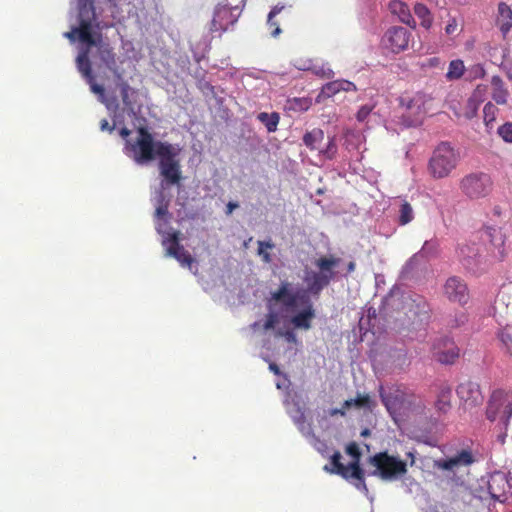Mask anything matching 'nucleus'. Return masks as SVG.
I'll return each mask as SVG.
<instances>
[{
	"mask_svg": "<svg viewBox=\"0 0 512 512\" xmlns=\"http://www.w3.org/2000/svg\"><path fill=\"white\" fill-rule=\"evenodd\" d=\"M271 300L280 303L287 313L295 314L291 323L295 328L309 329L314 318V310L305 292H293L289 282H282L280 287L272 292Z\"/></svg>",
	"mask_w": 512,
	"mask_h": 512,
	"instance_id": "obj_1",
	"label": "nucleus"
},
{
	"mask_svg": "<svg viewBox=\"0 0 512 512\" xmlns=\"http://www.w3.org/2000/svg\"><path fill=\"white\" fill-rule=\"evenodd\" d=\"M346 453L352 457V461L344 465L341 462V454L335 452L332 456L331 472L340 475L347 482L353 485L357 490L368 493V488L365 482V472L360 466L361 451L356 442H351L346 446Z\"/></svg>",
	"mask_w": 512,
	"mask_h": 512,
	"instance_id": "obj_2",
	"label": "nucleus"
},
{
	"mask_svg": "<svg viewBox=\"0 0 512 512\" xmlns=\"http://www.w3.org/2000/svg\"><path fill=\"white\" fill-rule=\"evenodd\" d=\"M305 398H307V395L304 396L303 394H299L295 396L292 402H287V413L293 419L302 435L316 450L319 451V440L316 437L313 428L314 419L319 421V413L317 409L312 410L307 406Z\"/></svg>",
	"mask_w": 512,
	"mask_h": 512,
	"instance_id": "obj_3",
	"label": "nucleus"
},
{
	"mask_svg": "<svg viewBox=\"0 0 512 512\" xmlns=\"http://www.w3.org/2000/svg\"><path fill=\"white\" fill-rule=\"evenodd\" d=\"M460 152L449 142H441L434 149L429 162L428 172L434 179L449 177L460 162Z\"/></svg>",
	"mask_w": 512,
	"mask_h": 512,
	"instance_id": "obj_4",
	"label": "nucleus"
},
{
	"mask_svg": "<svg viewBox=\"0 0 512 512\" xmlns=\"http://www.w3.org/2000/svg\"><path fill=\"white\" fill-rule=\"evenodd\" d=\"M179 149L170 143H158L159 171L163 177L161 187L165 189L179 185L182 180L181 166L177 159Z\"/></svg>",
	"mask_w": 512,
	"mask_h": 512,
	"instance_id": "obj_5",
	"label": "nucleus"
},
{
	"mask_svg": "<svg viewBox=\"0 0 512 512\" xmlns=\"http://www.w3.org/2000/svg\"><path fill=\"white\" fill-rule=\"evenodd\" d=\"M137 138L134 142H126V153L138 164L148 163L158 157V143L146 127L137 129Z\"/></svg>",
	"mask_w": 512,
	"mask_h": 512,
	"instance_id": "obj_6",
	"label": "nucleus"
},
{
	"mask_svg": "<svg viewBox=\"0 0 512 512\" xmlns=\"http://www.w3.org/2000/svg\"><path fill=\"white\" fill-rule=\"evenodd\" d=\"M368 463L375 467L371 475L383 480H394L407 473V463L386 451L370 456Z\"/></svg>",
	"mask_w": 512,
	"mask_h": 512,
	"instance_id": "obj_7",
	"label": "nucleus"
},
{
	"mask_svg": "<svg viewBox=\"0 0 512 512\" xmlns=\"http://www.w3.org/2000/svg\"><path fill=\"white\" fill-rule=\"evenodd\" d=\"M485 415L489 421L499 420L507 427L512 416V390H494L487 402Z\"/></svg>",
	"mask_w": 512,
	"mask_h": 512,
	"instance_id": "obj_8",
	"label": "nucleus"
},
{
	"mask_svg": "<svg viewBox=\"0 0 512 512\" xmlns=\"http://www.w3.org/2000/svg\"><path fill=\"white\" fill-rule=\"evenodd\" d=\"M356 269V263L350 260L347 264L337 254L322 256V288L332 281L347 277Z\"/></svg>",
	"mask_w": 512,
	"mask_h": 512,
	"instance_id": "obj_9",
	"label": "nucleus"
},
{
	"mask_svg": "<svg viewBox=\"0 0 512 512\" xmlns=\"http://www.w3.org/2000/svg\"><path fill=\"white\" fill-rule=\"evenodd\" d=\"M462 193L470 199H480L489 195L492 190V180L486 173H470L459 183Z\"/></svg>",
	"mask_w": 512,
	"mask_h": 512,
	"instance_id": "obj_10",
	"label": "nucleus"
},
{
	"mask_svg": "<svg viewBox=\"0 0 512 512\" xmlns=\"http://www.w3.org/2000/svg\"><path fill=\"white\" fill-rule=\"evenodd\" d=\"M244 0H240L238 4L232 5L231 2L225 0V3L217 5L214 11V16L211 21L212 32H223L228 29L230 25H233L238 18L233 11L239 9V4L243 3Z\"/></svg>",
	"mask_w": 512,
	"mask_h": 512,
	"instance_id": "obj_11",
	"label": "nucleus"
},
{
	"mask_svg": "<svg viewBox=\"0 0 512 512\" xmlns=\"http://www.w3.org/2000/svg\"><path fill=\"white\" fill-rule=\"evenodd\" d=\"M96 21L95 13L91 11V17H84V13L80 12V19L78 27L72 28L71 31L66 32L64 36L68 38L71 42H74L76 39L79 40L80 43L85 44H94L93 42V34H94V22Z\"/></svg>",
	"mask_w": 512,
	"mask_h": 512,
	"instance_id": "obj_12",
	"label": "nucleus"
},
{
	"mask_svg": "<svg viewBox=\"0 0 512 512\" xmlns=\"http://www.w3.org/2000/svg\"><path fill=\"white\" fill-rule=\"evenodd\" d=\"M162 244L166 247L167 255L174 257L182 266L191 268L194 259L191 254L179 243V232H167Z\"/></svg>",
	"mask_w": 512,
	"mask_h": 512,
	"instance_id": "obj_13",
	"label": "nucleus"
},
{
	"mask_svg": "<svg viewBox=\"0 0 512 512\" xmlns=\"http://www.w3.org/2000/svg\"><path fill=\"white\" fill-rule=\"evenodd\" d=\"M433 358L442 364H452L459 357L460 350L448 337L437 338L432 345Z\"/></svg>",
	"mask_w": 512,
	"mask_h": 512,
	"instance_id": "obj_14",
	"label": "nucleus"
},
{
	"mask_svg": "<svg viewBox=\"0 0 512 512\" xmlns=\"http://www.w3.org/2000/svg\"><path fill=\"white\" fill-rule=\"evenodd\" d=\"M411 33L404 27L389 28L383 38V46L393 53H400L408 48Z\"/></svg>",
	"mask_w": 512,
	"mask_h": 512,
	"instance_id": "obj_15",
	"label": "nucleus"
},
{
	"mask_svg": "<svg viewBox=\"0 0 512 512\" xmlns=\"http://www.w3.org/2000/svg\"><path fill=\"white\" fill-rule=\"evenodd\" d=\"M486 90L485 86L478 85L462 106L459 108L454 105L451 106L454 115L457 118L467 120L474 118L477 115L480 104L485 100Z\"/></svg>",
	"mask_w": 512,
	"mask_h": 512,
	"instance_id": "obj_16",
	"label": "nucleus"
},
{
	"mask_svg": "<svg viewBox=\"0 0 512 512\" xmlns=\"http://www.w3.org/2000/svg\"><path fill=\"white\" fill-rule=\"evenodd\" d=\"M456 392L466 409L477 407L483 403L484 397L478 383L472 381L460 383Z\"/></svg>",
	"mask_w": 512,
	"mask_h": 512,
	"instance_id": "obj_17",
	"label": "nucleus"
},
{
	"mask_svg": "<svg viewBox=\"0 0 512 512\" xmlns=\"http://www.w3.org/2000/svg\"><path fill=\"white\" fill-rule=\"evenodd\" d=\"M475 462V457L471 450L462 449L454 456L435 461L434 466L440 470L455 471L460 467H468Z\"/></svg>",
	"mask_w": 512,
	"mask_h": 512,
	"instance_id": "obj_18",
	"label": "nucleus"
},
{
	"mask_svg": "<svg viewBox=\"0 0 512 512\" xmlns=\"http://www.w3.org/2000/svg\"><path fill=\"white\" fill-rule=\"evenodd\" d=\"M444 293L452 302L465 305L469 300V291L466 283L459 277H450L444 285Z\"/></svg>",
	"mask_w": 512,
	"mask_h": 512,
	"instance_id": "obj_19",
	"label": "nucleus"
},
{
	"mask_svg": "<svg viewBox=\"0 0 512 512\" xmlns=\"http://www.w3.org/2000/svg\"><path fill=\"white\" fill-rule=\"evenodd\" d=\"M292 18L291 5H275L268 14L267 26L272 37H277L281 33L280 21L288 22Z\"/></svg>",
	"mask_w": 512,
	"mask_h": 512,
	"instance_id": "obj_20",
	"label": "nucleus"
},
{
	"mask_svg": "<svg viewBox=\"0 0 512 512\" xmlns=\"http://www.w3.org/2000/svg\"><path fill=\"white\" fill-rule=\"evenodd\" d=\"M93 42L94 44H87L86 47H89V51L92 47H95L97 49V55L103 64L107 68L113 69L116 66V54L111 45L108 42H104L101 33L96 31L93 34Z\"/></svg>",
	"mask_w": 512,
	"mask_h": 512,
	"instance_id": "obj_21",
	"label": "nucleus"
},
{
	"mask_svg": "<svg viewBox=\"0 0 512 512\" xmlns=\"http://www.w3.org/2000/svg\"><path fill=\"white\" fill-rule=\"evenodd\" d=\"M487 488L492 498L500 500L501 497L510 491L511 483L504 472L497 471L490 475Z\"/></svg>",
	"mask_w": 512,
	"mask_h": 512,
	"instance_id": "obj_22",
	"label": "nucleus"
},
{
	"mask_svg": "<svg viewBox=\"0 0 512 512\" xmlns=\"http://www.w3.org/2000/svg\"><path fill=\"white\" fill-rule=\"evenodd\" d=\"M428 100L430 98L425 93L417 92L413 96H402L400 105L412 115H421L426 112L425 104Z\"/></svg>",
	"mask_w": 512,
	"mask_h": 512,
	"instance_id": "obj_23",
	"label": "nucleus"
},
{
	"mask_svg": "<svg viewBox=\"0 0 512 512\" xmlns=\"http://www.w3.org/2000/svg\"><path fill=\"white\" fill-rule=\"evenodd\" d=\"M354 83L348 80H336L322 85V98H331L341 92L356 91Z\"/></svg>",
	"mask_w": 512,
	"mask_h": 512,
	"instance_id": "obj_24",
	"label": "nucleus"
},
{
	"mask_svg": "<svg viewBox=\"0 0 512 512\" xmlns=\"http://www.w3.org/2000/svg\"><path fill=\"white\" fill-rule=\"evenodd\" d=\"M354 83L348 80H336L322 85V98H331L341 92L356 91Z\"/></svg>",
	"mask_w": 512,
	"mask_h": 512,
	"instance_id": "obj_25",
	"label": "nucleus"
},
{
	"mask_svg": "<svg viewBox=\"0 0 512 512\" xmlns=\"http://www.w3.org/2000/svg\"><path fill=\"white\" fill-rule=\"evenodd\" d=\"M404 393L400 389L385 392L383 388L380 389V398L387 410L392 414L400 409L404 402Z\"/></svg>",
	"mask_w": 512,
	"mask_h": 512,
	"instance_id": "obj_26",
	"label": "nucleus"
},
{
	"mask_svg": "<svg viewBox=\"0 0 512 512\" xmlns=\"http://www.w3.org/2000/svg\"><path fill=\"white\" fill-rule=\"evenodd\" d=\"M169 201H166L164 199L163 193L160 192L159 200H158V206L155 210V216L157 217L156 222V230L158 233L162 234V236H166L168 231L164 230V227L169 222V211H168Z\"/></svg>",
	"mask_w": 512,
	"mask_h": 512,
	"instance_id": "obj_27",
	"label": "nucleus"
},
{
	"mask_svg": "<svg viewBox=\"0 0 512 512\" xmlns=\"http://www.w3.org/2000/svg\"><path fill=\"white\" fill-rule=\"evenodd\" d=\"M389 9H390V12L393 15H396L402 23H404L412 28L415 27L414 18H413L412 14L410 12V9L406 3H404L400 0H393L389 3Z\"/></svg>",
	"mask_w": 512,
	"mask_h": 512,
	"instance_id": "obj_28",
	"label": "nucleus"
},
{
	"mask_svg": "<svg viewBox=\"0 0 512 512\" xmlns=\"http://www.w3.org/2000/svg\"><path fill=\"white\" fill-rule=\"evenodd\" d=\"M497 25L505 37L512 28V9L504 2L498 5Z\"/></svg>",
	"mask_w": 512,
	"mask_h": 512,
	"instance_id": "obj_29",
	"label": "nucleus"
},
{
	"mask_svg": "<svg viewBox=\"0 0 512 512\" xmlns=\"http://www.w3.org/2000/svg\"><path fill=\"white\" fill-rule=\"evenodd\" d=\"M485 232L492 246H494L498 250L499 258L503 259L506 255L504 248L506 236L503 233L502 229L499 227H487Z\"/></svg>",
	"mask_w": 512,
	"mask_h": 512,
	"instance_id": "obj_30",
	"label": "nucleus"
},
{
	"mask_svg": "<svg viewBox=\"0 0 512 512\" xmlns=\"http://www.w3.org/2000/svg\"><path fill=\"white\" fill-rule=\"evenodd\" d=\"M89 54V47L85 46L79 51L76 58L77 69L85 79L91 78V76H93Z\"/></svg>",
	"mask_w": 512,
	"mask_h": 512,
	"instance_id": "obj_31",
	"label": "nucleus"
},
{
	"mask_svg": "<svg viewBox=\"0 0 512 512\" xmlns=\"http://www.w3.org/2000/svg\"><path fill=\"white\" fill-rule=\"evenodd\" d=\"M459 256L463 265L469 270H475L478 265V251L474 246L464 245L459 249Z\"/></svg>",
	"mask_w": 512,
	"mask_h": 512,
	"instance_id": "obj_32",
	"label": "nucleus"
},
{
	"mask_svg": "<svg viewBox=\"0 0 512 512\" xmlns=\"http://www.w3.org/2000/svg\"><path fill=\"white\" fill-rule=\"evenodd\" d=\"M491 85L493 87V100L500 105L506 104L509 93L508 90L504 87L502 78L498 75L493 76L491 79Z\"/></svg>",
	"mask_w": 512,
	"mask_h": 512,
	"instance_id": "obj_33",
	"label": "nucleus"
},
{
	"mask_svg": "<svg viewBox=\"0 0 512 512\" xmlns=\"http://www.w3.org/2000/svg\"><path fill=\"white\" fill-rule=\"evenodd\" d=\"M452 390L449 386H442L438 393L435 402V407L438 411L446 413L451 408Z\"/></svg>",
	"mask_w": 512,
	"mask_h": 512,
	"instance_id": "obj_34",
	"label": "nucleus"
},
{
	"mask_svg": "<svg viewBox=\"0 0 512 512\" xmlns=\"http://www.w3.org/2000/svg\"><path fill=\"white\" fill-rule=\"evenodd\" d=\"M257 119L266 127L268 132H275L280 121V116L277 112H261L257 115Z\"/></svg>",
	"mask_w": 512,
	"mask_h": 512,
	"instance_id": "obj_35",
	"label": "nucleus"
},
{
	"mask_svg": "<svg viewBox=\"0 0 512 512\" xmlns=\"http://www.w3.org/2000/svg\"><path fill=\"white\" fill-rule=\"evenodd\" d=\"M465 65L461 59L452 60L449 63L446 79L449 81L460 79L465 73Z\"/></svg>",
	"mask_w": 512,
	"mask_h": 512,
	"instance_id": "obj_36",
	"label": "nucleus"
},
{
	"mask_svg": "<svg viewBox=\"0 0 512 512\" xmlns=\"http://www.w3.org/2000/svg\"><path fill=\"white\" fill-rule=\"evenodd\" d=\"M352 406H355L357 408H368L372 409L374 406L373 401L371 400L370 396L367 394L361 395L358 394L356 398L346 400L343 404V409H349Z\"/></svg>",
	"mask_w": 512,
	"mask_h": 512,
	"instance_id": "obj_37",
	"label": "nucleus"
},
{
	"mask_svg": "<svg viewBox=\"0 0 512 512\" xmlns=\"http://www.w3.org/2000/svg\"><path fill=\"white\" fill-rule=\"evenodd\" d=\"M414 13L419 19H421V25L424 28L429 29L431 27L433 18L426 5L417 3L414 6Z\"/></svg>",
	"mask_w": 512,
	"mask_h": 512,
	"instance_id": "obj_38",
	"label": "nucleus"
},
{
	"mask_svg": "<svg viewBox=\"0 0 512 512\" xmlns=\"http://www.w3.org/2000/svg\"><path fill=\"white\" fill-rule=\"evenodd\" d=\"M414 219V211L410 203H408L406 200H403L401 202L400 208H399V219L398 222L400 225H406L410 223Z\"/></svg>",
	"mask_w": 512,
	"mask_h": 512,
	"instance_id": "obj_39",
	"label": "nucleus"
},
{
	"mask_svg": "<svg viewBox=\"0 0 512 512\" xmlns=\"http://www.w3.org/2000/svg\"><path fill=\"white\" fill-rule=\"evenodd\" d=\"M497 113L498 108L494 104H492L491 102L485 104L483 109V119L487 127L496 120Z\"/></svg>",
	"mask_w": 512,
	"mask_h": 512,
	"instance_id": "obj_40",
	"label": "nucleus"
},
{
	"mask_svg": "<svg viewBox=\"0 0 512 512\" xmlns=\"http://www.w3.org/2000/svg\"><path fill=\"white\" fill-rule=\"evenodd\" d=\"M310 100L307 98H293L288 101V109L294 111H306L310 107Z\"/></svg>",
	"mask_w": 512,
	"mask_h": 512,
	"instance_id": "obj_41",
	"label": "nucleus"
},
{
	"mask_svg": "<svg viewBox=\"0 0 512 512\" xmlns=\"http://www.w3.org/2000/svg\"><path fill=\"white\" fill-rule=\"evenodd\" d=\"M498 135L507 143H512V122H506L498 128Z\"/></svg>",
	"mask_w": 512,
	"mask_h": 512,
	"instance_id": "obj_42",
	"label": "nucleus"
},
{
	"mask_svg": "<svg viewBox=\"0 0 512 512\" xmlns=\"http://www.w3.org/2000/svg\"><path fill=\"white\" fill-rule=\"evenodd\" d=\"M119 88H120V95H121V98H122V102L124 104L125 107H131L132 103L129 99V92L132 90L130 85L123 81L119 84Z\"/></svg>",
	"mask_w": 512,
	"mask_h": 512,
	"instance_id": "obj_43",
	"label": "nucleus"
},
{
	"mask_svg": "<svg viewBox=\"0 0 512 512\" xmlns=\"http://www.w3.org/2000/svg\"><path fill=\"white\" fill-rule=\"evenodd\" d=\"M498 336L502 343V348L512 356V336L505 331H501Z\"/></svg>",
	"mask_w": 512,
	"mask_h": 512,
	"instance_id": "obj_44",
	"label": "nucleus"
},
{
	"mask_svg": "<svg viewBox=\"0 0 512 512\" xmlns=\"http://www.w3.org/2000/svg\"><path fill=\"white\" fill-rule=\"evenodd\" d=\"M86 81L88 82L91 91L93 93L97 94L99 96V98L101 99V101L103 102L104 101V96H105V89H104V87L102 85H99V84H97L95 82L94 75L91 76V78L86 79Z\"/></svg>",
	"mask_w": 512,
	"mask_h": 512,
	"instance_id": "obj_45",
	"label": "nucleus"
},
{
	"mask_svg": "<svg viewBox=\"0 0 512 512\" xmlns=\"http://www.w3.org/2000/svg\"><path fill=\"white\" fill-rule=\"evenodd\" d=\"M273 246L274 245L271 242L258 241V254L261 255L263 260L267 263L271 261V257L265 249H272Z\"/></svg>",
	"mask_w": 512,
	"mask_h": 512,
	"instance_id": "obj_46",
	"label": "nucleus"
},
{
	"mask_svg": "<svg viewBox=\"0 0 512 512\" xmlns=\"http://www.w3.org/2000/svg\"><path fill=\"white\" fill-rule=\"evenodd\" d=\"M278 321H279L278 314L274 313V312H270L266 316V321L263 325V328L265 330L273 329L275 327V325L278 323Z\"/></svg>",
	"mask_w": 512,
	"mask_h": 512,
	"instance_id": "obj_47",
	"label": "nucleus"
},
{
	"mask_svg": "<svg viewBox=\"0 0 512 512\" xmlns=\"http://www.w3.org/2000/svg\"><path fill=\"white\" fill-rule=\"evenodd\" d=\"M372 111V107L368 106V105H364L362 106L357 114H356V118L359 122H363L367 119V117L369 116V114L371 113Z\"/></svg>",
	"mask_w": 512,
	"mask_h": 512,
	"instance_id": "obj_48",
	"label": "nucleus"
},
{
	"mask_svg": "<svg viewBox=\"0 0 512 512\" xmlns=\"http://www.w3.org/2000/svg\"><path fill=\"white\" fill-rule=\"evenodd\" d=\"M337 152V145L334 142V139L330 140L325 151H322V154L325 155L328 159H332Z\"/></svg>",
	"mask_w": 512,
	"mask_h": 512,
	"instance_id": "obj_49",
	"label": "nucleus"
},
{
	"mask_svg": "<svg viewBox=\"0 0 512 512\" xmlns=\"http://www.w3.org/2000/svg\"><path fill=\"white\" fill-rule=\"evenodd\" d=\"M457 30H458L457 21H456V19L452 18L446 25L445 32L447 35H453L457 32Z\"/></svg>",
	"mask_w": 512,
	"mask_h": 512,
	"instance_id": "obj_50",
	"label": "nucleus"
},
{
	"mask_svg": "<svg viewBox=\"0 0 512 512\" xmlns=\"http://www.w3.org/2000/svg\"><path fill=\"white\" fill-rule=\"evenodd\" d=\"M277 336L284 337L288 342H294L296 340L295 334L293 331L287 330V331H277Z\"/></svg>",
	"mask_w": 512,
	"mask_h": 512,
	"instance_id": "obj_51",
	"label": "nucleus"
},
{
	"mask_svg": "<svg viewBox=\"0 0 512 512\" xmlns=\"http://www.w3.org/2000/svg\"><path fill=\"white\" fill-rule=\"evenodd\" d=\"M441 64V60L438 57H432L427 59V61L423 64V67H438Z\"/></svg>",
	"mask_w": 512,
	"mask_h": 512,
	"instance_id": "obj_52",
	"label": "nucleus"
},
{
	"mask_svg": "<svg viewBox=\"0 0 512 512\" xmlns=\"http://www.w3.org/2000/svg\"><path fill=\"white\" fill-rule=\"evenodd\" d=\"M115 126L114 125H110L108 120L107 119H102L100 121V129L102 131H108V132H113Z\"/></svg>",
	"mask_w": 512,
	"mask_h": 512,
	"instance_id": "obj_53",
	"label": "nucleus"
},
{
	"mask_svg": "<svg viewBox=\"0 0 512 512\" xmlns=\"http://www.w3.org/2000/svg\"><path fill=\"white\" fill-rule=\"evenodd\" d=\"M295 66L297 67V69L302 70V71H308V70H311V68H312L310 61L302 62L301 60H299V61H296Z\"/></svg>",
	"mask_w": 512,
	"mask_h": 512,
	"instance_id": "obj_54",
	"label": "nucleus"
},
{
	"mask_svg": "<svg viewBox=\"0 0 512 512\" xmlns=\"http://www.w3.org/2000/svg\"><path fill=\"white\" fill-rule=\"evenodd\" d=\"M303 141L306 146H312L315 142V138L312 133H306L303 137Z\"/></svg>",
	"mask_w": 512,
	"mask_h": 512,
	"instance_id": "obj_55",
	"label": "nucleus"
},
{
	"mask_svg": "<svg viewBox=\"0 0 512 512\" xmlns=\"http://www.w3.org/2000/svg\"><path fill=\"white\" fill-rule=\"evenodd\" d=\"M238 207H239L238 203H236V202H228V203H227V205H226V214H227V215L232 214V212H233L236 208H238Z\"/></svg>",
	"mask_w": 512,
	"mask_h": 512,
	"instance_id": "obj_56",
	"label": "nucleus"
},
{
	"mask_svg": "<svg viewBox=\"0 0 512 512\" xmlns=\"http://www.w3.org/2000/svg\"><path fill=\"white\" fill-rule=\"evenodd\" d=\"M269 370L275 375H281L279 366L274 362L269 363Z\"/></svg>",
	"mask_w": 512,
	"mask_h": 512,
	"instance_id": "obj_57",
	"label": "nucleus"
},
{
	"mask_svg": "<svg viewBox=\"0 0 512 512\" xmlns=\"http://www.w3.org/2000/svg\"><path fill=\"white\" fill-rule=\"evenodd\" d=\"M130 130L126 127H123L121 130H120V135L123 137V138H126L130 135Z\"/></svg>",
	"mask_w": 512,
	"mask_h": 512,
	"instance_id": "obj_58",
	"label": "nucleus"
},
{
	"mask_svg": "<svg viewBox=\"0 0 512 512\" xmlns=\"http://www.w3.org/2000/svg\"><path fill=\"white\" fill-rule=\"evenodd\" d=\"M407 456H408V458H410V460H411V461H410V465H411V466H412V465H414V464H415V455H414V453H413V452H408V453H407Z\"/></svg>",
	"mask_w": 512,
	"mask_h": 512,
	"instance_id": "obj_59",
	"label": "nucleus"
},
{
	"mask_svg": "<svg viewBox=\"0 0 512 512\" xmlns=\"http://www.w3.org/2000/svg\"><path fill=\"white\" fill-rule=\"evenodd\" d=\"M501 304H504L503 300L501 298H498L497 301H496V306H495V309L498 310L499 309V305Z\"/></svg>",
	"mask_w": 512,
	"mask_h": 512,
	"instance_id": "obj_60",
	"label": "nucleus"
},
{
	"mask_svg": "<svg viewBox=\"0 0 512 512\" xmlns=\"http://www.w3.org/2000/svg\"><path fill=\"white\" fill-rule=\"evenodd\" d=\"M493 212L495 215L499 216L501 214V209L500 207L496 206L494 209H493Z\"/></svg>",
	"mask_w": 512,
	"mask_h": 512,
	"instance_id": "obj_61",
	"label": "nucleus"
},
{
	"mask_svg": "<svg viewBox=\"0 0 512 512\" xmlns=\"http://www.w3.org/2000/svg\"><path fill=\"white\" fill-rule=\"evenodd\" d=\"M369 434H370V430H369V429H367V428H366V429H364V430L361 432V436H364V437L368 436Z\"/></svg>",
	"mask_w": 512,
	"mask_h": 512,
	"instance_id": "obj_62",
	"label": "nucleus"
},
{
	"mask_svg": "<svg viewBox=\"0 0 512 512\" xmlns=\"http://www.w3.org/2000/svg\"><path fill=\"white\" fill-rule=\"evenodd\" d=\"M335 413H338V411H335ZM339 413H340L341 415H344V414H345V412H344L343 410H339Z\"/></svg>",
	"mask_w": 512,
	"mask_h": 512,
	"instance_id": "obj_63",
	"label": "nucleus"
},
{
	"mask_svg": "<svg viewBox=\"0 0 512 512\" xmlns=\"http://www.w3.org/2000/svg\"><path fill=\"white\" fill-rule=\"evenodd\" d=\"M319 99H320V94H319V95H317V97L315 98L316 102H318V101H319Z\"/></svg>",
	"mask_w": 512,
	"mask_h": 512,
	"instance_id": "obj_64",
	"label": "nucleus"
}]
</instances>
